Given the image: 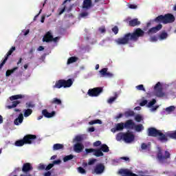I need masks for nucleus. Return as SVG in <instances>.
Returning a JSON list of instances; mask_svg holds the SVG:
<instances>
[{
  "instance_id": "09e8293b",
  "label": "nucleus",
  "mask_w": 176,
  "mask_h": 176,
  "mask_svg": "<svg viewBox=\"0 0 176 176\" xmlns=\"http://www.w3.org/2000/svg\"><path fill=\"white\" fill-rule=\"evenodd\" d=\"M54 166V164H50L46 168L45 170H49L50 168H52Z\"/></svg>"
},
{
  "instance_id": "58836bf2",
  "label": "nucleus",
  "mask_w": 176,
  "mask_h": 176,
  "mask_svg": "<svg viewBox=\"0 0 176 176\" xmlns=\"http://www.w3.org/2000/svg\"><path fill=\"white\" fill-rule=\"evenodd\" d=\"M72 159H74V155H69L65 156L63 158V162H68V160H72Z\"/></svg>"
},
{
  "instance_id": "473e14b6",
  "label": "nucleus",
  "mask_w": 176,
  "mask_h": 176,
  "mask_svg": "<svg viewBox=\"0 0 176 176\" xmlns=\"http://www.w3.org/2000/svg\"><path fill=\"white\" fill-rule=\"evenodd\" d=\"M175 109V107H174V106H170V107H167V108L166 109V112L167 113H171V112H173Z\"/></svg>"
},
{
  "instance_id": "c85d7f7f",
  "label": "nucleus",
  "mask_w": 176,
  "mask_h": 176,
  "mask_svg": "<svg viewBox=\"0 0 176 176\" xmlns=\"http://www.w3.org/2000/svg\"><path fill=\"white\" fill-rule=\"evenodd\" d=\"M23 95H15L10 97V100L13 101L14 100H19V98H23Z\"/></svg>"
},
{
  "instance_id": "864d4df0",
  "label": "nucleus",
  "mask_w": 176,
  "mask_h": 176,
  "mask_svg": "<svg viewBox=\"0 0 176 176\" xmlns=\"http://www.w3.org/2000/svg\"><path fill=\"white\" fill-rule=\"evenodd\" d=\"M129 8L130 9H137V6L134 5V4H131L129 6Z\"/></svg>"
},
{
  "instance_id": "3c124183",
  "label": "nucleus",
  "mask_w": 176,
  "mask_h": 176,
  "mask_svg": "<svg viewBox=\"0 0 176 176\" xmlns=\"http://www.w3.org/2000/svg\"><path fill=\"white\" fill-rule=\"evenodd\" d=\"M100 145H101L100 141H96V142L94 143V146H100Z\"/></svg>"
},
{
  "instance_id": "603ef678",
  "label": "nucleus",
  "mask_w": 176,
  "mask_h": 176,
  "mask_svg": "<svg viewBox=\"0 0 176 176\" xmlns=\"http://www.w3.org/2000/svg\"><path fill=\"white\" fill-rule=\"evenodd\" d=\"M151 42H156L157 41V37L153 36L150 38Z\"/></svg>"
},
{
  "instance_id": "774afa93",
  "label": "nucleus",
  "mask_w": 176,
  "mask_h": 176,
  "mask_svg": "<svg viewBox=\"0 0 176 176\" xmlns=\"http://www.w3.org/2000/svg\"><path fill=\"white\" fill-rule=\"evenodd\" d=\"M135 111H140V110H141V107H136L135 108Z\"/></svg>"
},
{
  "instance_id": "79ce46f5",
  "label": "nucleus",
  "mask_w": 176,
  "mask_h": 176,
  "mask_svg": "<svg viewBox=\"0 0 176 176\" xmlns=\"http://www.w3.org/2000/svg\"><path fill=\"white\" fill-rule=\"evenodd\" d=\"M82 135H77L74 138V141H76V142H80V141H82Z\"/></svg>"
},
{
  "instance_id": "13d9d810",
  "label": "nucleus",
  "mask_w": 176,
  "mask_h": 176,
  "mask_svg": "<svg viewBox=\"0 0 176 176\" xmlns=\"http://www.w3.org/2000/svg\"><path fill=\"white\" fill-rule=\"evenodd\" d=\"M94 130V127H91L88 129V131H89V133H93Z\"/></svg>"
},
{
  "instance_id": "20e7f679",
  "label": "nucleus",
  "mask_w": 176,
  "mask_h": 176,
  "mask_svg": "<svg viewBox=\"0 0 176 176\" xmlns=\"http://www.w3.org/2000/svg\"><path fill=\"white\" fill-rule=\"evenodd\" d=\"M116 140L117 141H121V140H124L125 142L127 144H130L131 142H133L134 141V135L133 133L128 132L126 133H119L116 135Z\"/></svg>"
},
{
  "instance_id": "39448f33",
  "label": "nucleus",
  "mask_w": 176,
  "mask_h": 176,
  "mask_svg": "<svg viewBox=\"0 0 176 176\" xmlns=\"http://www.w3.org/2000/svg\"><path fill=\"white\" fill-rule=\"evenodd\" d=\"M174 20H175V18L171 14H167L165 16L161 15L155 19V21H157L158 23H163L164 24L173 23Z\"/></svg>"
},
{
  "instance_id": "6e6552de",
  "label": "nucleus",
  "mask_w": 176,
  "mask_h": 176,
  "mask_svg": "<svg viewBox=\"0 0 176 176\" xmlns=\"http://www.w3.org/2000/svg\"><path fill=\"white\" fill-rule=\"evenodd\" d=\"M154 90L155 91V96H157V97H163L164 96V94H163V91L162 90H163V87L162 85V83H160V82H158L155 87H154Z\"/></svg>"
},
{
  "instance_id": "c03bdc74",
  "label": "nucleus",
  "mask_w": 176,
  "mask_h": 176,
  "mask_svg": "<svg viewBox=\"0 0 176 176\" xmlns=\"http://www.w3.org/2000/svg\"><path fill=\"white\" fill-rule=\"evenodd\" d=\"M149 148H150L149 145H146L145 144V143H143L142 144V149H147L148 151H149Z\"/></svg>"
},
{
  "instance_id": "c756f323",
  "label": "nucleus",
  "mask_w": 176,
  "mask_h": 176,
  "mask_svg": "<svg viewBox=\"0 0 176 176\" xmlns=\"http://www.w3.org/2000/svg\"><path fill=\"white\" fill-rule=\"evenodd\" d=\"M78 60V58L75 56H72L69 58L67 60V64H72V63H75Z\"/></svg>"
},
{
  "instance_id": "7c9ffc66",
  "label": "nucleus",
  "mask_w": 176,
  "mask_h": 176,
  "mask_svg": "<svg viewBox=\"0 0 176 176\" xmlns=\"http://www.w3.org/2000/svg\"><path fill=\"white\" fill-rule=\"evenodd\" d=\"M167 36H168L167 33L163 32L162 33H161L160 34V41H163L164 39H166L167 38Z\"/></svg>"
},
{
  "instance_id": "5701e85b",
  "label": "nucleus",
  "mask_w": 176,
  "mask_h": 176,
  "mask_svg": "<svg viewBox=\"0 0 176 176\" xmlns=\"http://www.w3.org/2000/svg\"><path fill=\"white\" fill-rule=\"evenodd\" d=\"M23 119L24 117L23 116V114H20L19 117L14 120V124H16V126H19V124H21V123H23Z\"/></svg>"
},
{
  "instance_id": "a211bd4d",
  "label": "nucleus",
  "mask_w": 176,
  "mask_h": 176,
  "mask_svg": "<svg viewBox=\"0 0 176 176\" xmlns=\"http://www.w3.org/2000/svg\"><path fill=\"white\" fill-rule=\"evenodd\" d=\"M125 129H134L135 127V123L131 120L126 121L124 124Z\"/></svg>"
},
{
  "instance_id": "69168bd1",
  "label": "nucleus",
  "mask_w": 176,
  "mask_h": 176,
  "mask_svg": "<svg viewBox=\"0 0 176 176\" xmlns=\"http://www.w3.org/2000/svg\"><path fill=\"white\" fill-rule=\"evenodd\" d=\"M3 123V118L2 117V116H0V124Z\"/></svg>"
},
{
  "instance_id": "2f4dec72",
  "label": "nucleus",
  "mask_w": 176,
  "mask_h": 176,
  "mask_svg": "<svg viewBox=\"0 0 176 176\" xmlns=\"http://www.w3.org/2000/svg\"><path fill=\"white\" fill-rule=\"evenodd\" d=\"M31 113H32V110H31L30 109L25 110V111H24L25 118H28V116H30V115H31Z\"/></svg>"
},
{
  "instance_id": "f3484780",
  "label": "nucleus",
  "mask_w": 176,
  "mask_h": 176,
  "mask_svg": "<svg viewBox=\"0 0 176 176\" xmlns=\"http://www.w3.org/2000/svg\"><path fill=\"white\" fill-rule=\"evenodd\" d=\"M16 50V47H12L9 52H8L7 56L6 57V58L3 60V61L2 62V63L0 64V69L2 68V67H3L5 63H6V60H8V56H10L12 54V53H13V52H14Z\"/></svg>"
},
{
  "instance_id": "f257e3e1",
  "label": "nucleus",
  "mask_w": 176,
  "mask_h": 176,
  "mask_svg": "<svg viewBox=\"0 0 176 176\" xmlns=\"http://www.w3.org/2000/svg\"><path fill=\"white\" fill-rule=\"evenodd\" d=\"M144 32L140 28L136 29L133 34H127L123 38H118L116 42L118 45H126L130 41H137L140 36H144Z\"/></svg>"
},
{
  "instance_id": "9d476101",
  "label": "nucleus",
  "mask_w": 176,
  "mask_h": 176,
  "mask_svg": "<svg viewBox=\"0 0 176 176\" xmlns=\"http://www.w3.org/2000/svg\"><path fill=\"white\" fill-rule=\"evenodd\" d=\"M102 92V88H94L88 91V94L90 97H97L100 96V94Z\"/></svg>"
},
{
  "instance_id": "6e6d98bb",
  "label": "nucleus",
  "mask_w": 176,
  "mask_h": 176,
  "mask_svg": "<svg viewBox=\"0 0 176 176\" xmlns=\"http://www.w3.org/2000/svg\"><path fill=\"white\" fill-rule=\"evenodd\" d=\"M99 31L101 32V34H103V32H105V27L100 28Z\"/></svg>"
},
{
  "instance_id": "49530a36",
  "label": "nucleus",
  "mask_w": 176,
  "mask_h": 176,
  "mask_svg": "<svg viewBox=\"0 0 176 176\" xmlns=\"http://www.w3.org/2000/svg\"><path fill=\"white\" fill-rule=\"evenodd\" d=\"M134 115V111H126L125 113V116H133Z\"/></svg>"
},
{
  "instance_id": "4be33fe9",
  "label": "nucleus",
  "mask_w": 176,
  "mask_h": 176,
  "mask_svg": "<svg viewBox=\"0 0 176 176\" xmlns=\"http://www.w3.org/2000/svg\"><path fill=\"white\" fill-rule=\"evenodd\" d=\"M42 113L45 118H53V116H54V115H56L55 111L49 113V112H47V110H43Z\"/></svg>"
},
{
  "instance_id": "cd10ccee",
  "label": "nucleus",
  "mask_w": 176,
  "mask_h": 176,
  "mask_svg": "<svg viewBox=\"0 0 176 176\" xmlns=\"http://www.w3.org/2000/svg\"><path fill=\"white\" fill-rule=\"evenodd\" d=\"M133 129H135L136 131H142V130H144V126H142V124L135 125Z\"/></svg>"
},
{
  "instance_id": "72a5a7b5",
  "label": "nucleus",
  "mask_w": 176,
  "mask_h": 176,
  "mask_svg": "<svg viewBox=\"0 0 176 176\" xmlns=\"http://www.w3.org/2000/svg\"><path fill=\"white\" fill-rule=\"evenodd\" d=\"M168 137H170V138H174L176 140V131L175 132H169L167 133Z\"/></svg>"
},
{
  "instance_id": "bb28decb",
  "label": "nucleus",
  "mask_w": 176,
  "mask_h": 176,
  "mask_svg": "<svg viewBox=\"0 0 176 176\" xmlns=\"http://www.w3.org/2000/svg\"><path fill=\"white\" fill-rule=\"evenodd\" d=\"M63 148H64V146L61 144H55L53 146L54 151H58V149H63Z\"/></svg>"
},
{
  "instance_id": "423d86ee",
  "label": "nucleus",
  "mask_w": 176,
  "mask_h": 176,
  "mask_svg": "<svg viewBox=\"0 0 176 176\" xmlns=\"http://www.w3.org/2000/svg\"><path fill=\"white\" fill-rule=\"evenodd\" d=\"M36 138V135H28L23 138V140L15 142V146H23L24 144H32V140Z\"/></svg>"
},
{
  "instance_id": "4d7b16f0",
  "label": "nucleus",
  "mask_w": 176,
  "mask_h": 176,
  "mask_svg": "<svg viewBox=\"0 0 176 176\" xmlns=\"http://www.w3.org/2000/svg\"><path fill=\"white\" fill-rule=\"evenodd\" d=\"M60 163H61V160H60L54 161V164H60Z\"/></svg>"
},
{
  "instance_id": "e433bc0d",
  "label": "nucleus",
  "mask_w": 176,
  "mask_h": 176,
  "mask_svg": "<svg viewBox=\"0 0 176 176\" xmlns=\"http://www.w3.org/2000/svg\"><path fill=\"white\" fill-rule=\"evenodd\" d=\"M102 122H101V120H92L91 122H89V124H101Z\"/></svg>"
},
{
  "instance_id": "ea45409f",
  "label": "nucleus",
  "mask_w": 176,
  "mask_h": 176,
  "mask_svg": "<svg viewBox=\"0 0 176 176\" xmlns=\"http://www.w3.org/2000/svg\"><path fill=\"white\" fill-rule=\"evenodd\" d=\"M53 104H58V105L61 104V100L58 99L57 98H55L52 100Z\"/></svg>"
},
{
  "instance_id": "6ab92c4d",
  "label": "nucleus",
  "mask_w": 176,
  "mask_h": 176,
  "mask_svg": "<svg viewBox=\"0 0 176 176\" xmlns=\"http://www.w3.org/2000/svg\"><path fill=\"white\" fill-rule=\"evenodd\" d=\"M83 144L78 143L74 145V149L75 152H77V153H80V152H82V151L83 150Z\"/></svg>"
},
{
  "instance_id": "412c9836",
  "label": "nucleus",
  "mask_w": 176,
  "mask_h": 176,
  "mask_svg": "<svg viewBox=\"0 0 176 176\" xmlns=\"http://www.w3.org/2000/svg\"><path fill=\"white\" fill-rule=\"evenodd\" d=\"M162 25H158L157 27L152 28L148 30V34H156L157 31H160L162 30Z\"/></svg>"
},
{
  "instance_id": "c9c22d12",
  "label": "nucleus",
  "mask_w": 176,
  "mask_h": 176,
  "mask_svg": "<svg viewBox=\"0 0 176 176\" xmlns=\"http://www.w3.org/2000/svg\"><path fill=\"white\" fill-rule=\"evenodd\" d=\"M118 98V94H116L115 96L110 98L108 100L107 102L109 104H112V102H113V101H115V100H116Z\"/></svg>"
},
{
  "instance_id": "7ed1b4c3",
  "label": "nucleus",
  "mask_w": 176,
  "mask_h": 176,
  "mask_svg": "<svg viewBox=\"0 0 176 176\" xmlns=\"http://www.w3.org/2000/svg\"><path fill=\"white\" fill-rule=\"evenodd\" d=\"M148 133V135L151 137H159L160 141H162V142H166V141H167V136L163 134L162 131L155 128H149Z\"/></svg>"
},
{
  "instance_id": "de8ad7c7",
  "label": "nucleus",
  "mask_w": 176,
  "mask_h": 176,
  "mask_svg": "<svg viewBox=\"0 0 176 176\" xmlns=\"http://www.w3.org/2000/svg\"><path fill=\"white\" fill-rule=\"evenodd\" d=\"M112 31L113 32H114V34H118V32H119V28H118L117 26H115L114 28H112Z\"/></svg>"
},
{
  "instance_id": "f8f14e48",
  "label": "nucleus",
  "mask_w": 176,
  "mask_h": 176,
  "mask_svg": "<svg viewBox=\"0 0 176 176\" xmlns=\"http://www.w3.org/2000/svg\"><path fill=\"white\" fill-rule=\"evenodd\" d=\"M156 104V100L153 99L151 101L148 102V100H142L140 105V107H145V105H146L147 108H152V107H153V105H155Z\"/></svg>"
},
{
  "instance_id": "8fccbe9b",
  "label": "nucleus",
  "mask_w": 176,
  "mask_h": 176,
  "mask_svg": "<svg viewBox=\"0 0 176 176\" xmlns=\"http://www.w3.org/2000/svg\"><path fill=\"white\" fill-rule=\"evenodd\" d=\"M38 170H45V165L42 164H40L38 167Z\"/></svg>"
},
{
  "instance_id": "2eb2a0df",
  "label": "nucleus",
  "mask_w": 176,
  "mask_h": 176,
  "mask_svg": "<svg viewBox=\"0 0 176 176\" xmlns=\"http://www.w3.org/2000/svg\"><path fill=\"white\" fill-rule=\"evenodd\" d=\"M105 167L104 166V165L102 164H99L98 165H96V166L94 168V173L96 174H102V173H104V170Z\"/></svg>"
},
{
  "instance_id": "5fc2aeb1",
  "label": "nucleus",
  "mask_w": 176,
  "mask_h": 176,
  "mask_svg": "<svg viewBox=\"0 0 176 176\" xmlns=\"http://www.w3.org/2000/svg\"><path fill=\"white\" fill-rule=\"evenodd\" d=\"M157 108H159V106H155L154 107H152L150 111L151 112H155V111H156V109H157Z\"/></svg>"
},
{
  "instance_id": "338daca9",
  "label": "nucleus",
  "mask_w": 176,
  "mask_h": 176,
  "mask_svg": "<svg viewBox=\"0 0 176 176\" xmlns=\"http://www.w3.org/2000/svg\"><path fill=\"white\" fill-rule=\"evenodd\" d=\"M121 159H122V160H124L125 162L129 161V157H122Z\"/></svg>"
},
{
  "instance_id": "dca6fc26",
  "label": "nucleus",
  "mask_w": 176,
  "mask_h": 176,
  "mask_svg": "<svg viewBox=\"0 0 176 176\" xmlns=\"http://www.w3.org/2000/svg\"><path fill=\"white\" fill-rule=\"evenodd\" d=\"M124 129V124L121 122L116 124V128L111 129L112 133H116V131H120Z\"/></svg>"
},
{
  "instance_id": "9b49d317",
  "label": "nucleus",
  "mask_w": 176,
  "mask_h": 176,
  "mask_svg": "<svg viewBox=\"0 0 176 176\" xmlns=\"http://www.w3.org/2000/svg\"><path fill=\"white\" fill-rule=\"evenodd\" d=\"M58 39V37H56L54 38L53 35H52V33L50 32H47V34L44 36L43 41V42H50L52 41H54V42H57Z\"/></svg>"
},
{
  "instance_id": "37998d69",
  "label": "nucleus",
  "mask_w": 176,
  "mask_h": 176,
  "mask_svg": "<svg viewBox=\"0 0 176 176\" xmlns=\"http://www.w3.org/2000/svg\"><path fill=\"white\" fill-rule=\"evenodd\" d=\"M136 89L138 90H142L143 91H145V88L144 87V85H140L136 87Z\"/></svg>"
},
{
  "instance_id": "393cba45",
  "label": "nucleus",
  "mask_w": 176,
  "mask_h": 176,
  "mask_svg": "<svg viewBox=\"0 0 176 176\" xmlns=\"http://www.w3.org/2000/svg\"><path fill=\"white\" fill-rule=\"evenodd\" d=\"M140 24L141 23L137 19L129 21V25L131 27H135V25H140Z\"/></svg>"
},
{
  "instance_id": "bf43d9fd",
  "label": "nucleus",
  "mask_w": 176,
  "mask_h": 176,
  "mask_svg": "<svg viewBox=\"0 0 176 176\" xmlns=\"http://www.w3.org/2000/svg\"><path fill=\"white\" fill-rule=\"evenodd\" d=\"M87 15H88L87 12L81 13V17H86V16H87Z\"/></svg>"
},
{
  "instance_id": "e2e57ef3",
  "label": "nucleus",
  "mask_w": 176,
  "mask_h": 176,
  "mask_svg": "<svg viewBox=\"0 0 176 176\" xmlns=\"http://www.w3.org/2000/svg\"><path fill=\"white\" fill-rule=\"evenodd\" d=\"M45 48H43L42 46H40L38 48V52H42V50H44Z\"/></svg>"
},
{
  "instance_id": "f03ea898",
  "label": "nucleus",
  "mask_w": 176,
  "mask_h": 176,
  "mask_svg": "<svg viewBox=\"0 0 176 176\" xmlns=\"http://www.w3.org/2000/svg\"><path fill=\"white\" fill-rule=\"evenodd\" d=\"M85 152L87 153H93L94 156L100 157V156H104V153H102V152H109V147H108L107 144H102L100 149L86 148Z\"/></svg>"
},
{
  "instance_id": "4c0bfd02",
  "label": "nucleus",
  "mask_w": 176,
  "mask_h": 176,
  "mask_svg": "<svg viewBox=\"0 0 176 176\" xmlns=\"http://www.w3.org/2000/svg\"><path fill=\"white\" fill-rule=\"evenodd\" d=\"M135 120H136V122H141L142 120H144V118L142 117V116L138 114L135 116Z\"/></svg>"
},
{
  "instance_id": "680f3d73",
  "label": "nucleus",
  "mask_w": 176,
  "mask_h": 176,
  "mask_svg": "<svg viewBox=\"0 0 176 176\" xmlns=\"http://www.w3.org/2000/svg\"><path fill=\"white\" fill-rule=\"evenodd\" d=\"M64 12H65V8H64L63 10H61L59 12V14H63L64 13Z\"/></svg>"
},
{
  "instance_id": "052dcab7",
  "label": "nucleus",
  "mask_w": 176,
  "mask_h": 176,
  "mask_svg": "<svg viewBox=\"0 0 176 176\" xmlns=\"http://www.w3.org/2000/svg\"><path fill=\"white\" fill-rule=\"evenodd\" d=\"M50 175H52V173L49 171L44 174V176H50Z\"/></svg>"
},
{
  "instance_id": "f704fd0d",
  "label": "nucleus",
  "mask_w": 176,
  "mask_h": 176,
  "mask_svg": "<svg viewBox=\"0 0 176 176\" xmlns=\"http://www.w3.org/2000/svg\"><path fill=\"white\" fill-rule=\"evenodd\" d=\"M16 69H17V67H15L10 70H7L6 74V76H10V75H12V74H13V72H14V71H16Z\"/></svg>"
},
{
  "instance_id": "aec40b11",
  "label": "nucleus",
  "mask_w": 176,
  "mask_h": 176,
  "mask_svg": "<svg viewBox=\"0 0 176 176\" xmlns=\"http://www.w3.org/2000/svg\"><path fill=\"white\" fill-rule=\"evenodd\" d=\"M30 170H32V166L30 163H26L23 164L22 171L23 173H27L28 171H30Z\"/></svg>"
},
{
  "instance_id": "b1692460",
  "label": "nucleus",
  "mask_w": 176,
  "mask_h": 176,
  "mask_svg": "<svg viewBox=\"0 0 176 176\" xmlns=\"http://www.w3.org/2000/svg\"><path fill=\"white\" fill-rule=\"evenodd\" d=\"M91 7V0H85L82 4L84 9H89Z\"/></svg>"
},
{
  "instance_id": "a19ab883",
  "label": "nucleus",
  "mask_w": 176,
  "mask_h": 176,
  "mask_svg": "<svg viewBox=\"0 0 176 176\" xmlns=\"http://www.w3.org/2000/svg\"><path fill=\"white\" fill-rule=\"evenodd\" d=\"M78 171L80 174H86V170L82 167L78 168Z\"/></svg>"
},
{
  "instance_id": "ddd939ff",
  "label": "nucleus",
  "mask_w": 176,
  "mask_h": 176,
  "mask_svg": "<svg viewBox=\"0 0 176 176\" xmlns=\"http://www.w3.org/2000/svg\"><path fill=\"white\" fill-rule=\"evenodd\" d=\"M100 74L101 75L102 78L107 77V78H112L113 76V74L111 72H108L107 68H103L100 71Z\"/></svg>"
},
{
  "instance_id": "4468645a",
  "label": "nucleus",
  "mask_w": 176,
  "mask_h": 176,
  "mask_svg": "<svg viewBox=\"0 0 176 176\" xmlns=\"http://www.w3.org/2000/svg\"><path fill=\"white\" fill-rule=\"evenodd\" d=\"M118 174H122V176H137V175L131 173V170L129 169H120L118 171Z\"/></svg>"
},
{
  "instance_id": "0eeeda50",
  "label": "nucleus",
  "mask_w": 176,
  "mask_h": 176,
  "mask_svg": "<svg viewBox=\"0 0 176 176\" xmlns=\"http://www.w3.org/2000/svg\"><path fill=\"white\" fill-rule=\"evenodd\" d=\"M72 83H74L72 79H69L67 80H60L56 82V84L53 86V88L61 89V87H71V86H72Z\"/></svg>"
},
{
  "instance_id": "a878e982",
  "label": "nucleus",
  "mask_w": 176,
  "mask_h": 176,
  "mask_svg": "<svg viewBox=\"0 0 176 176\" xmlns=\"http://www.w3.org/2000/svg\"><path fill=\"white\" fill-rule=\"evenodd\" d=\"M19 104H20V101L19 100H15L14 102H12V105H8L7 106V108H8V109H12V108H16V107H17V105H19Z\"/></svg>"
},
{
  "instance_id": "0e129e2a",
  "label": "nucleus",
  "mask_w": 176,
  "mask_h": 176,
  "mask_svg": "<svg viewBox=\"0 0 176 176\" xmlns=\"http://www.w3.org/2000/svg\"><path fill=\"white\" fill-rule=\"evenodd\" d=\"M122 116H123V114L120 113V114H118V115L117 116L116 118H117V119H120V118H122Z\"/></svg>"
},
{
  "instance_id": "a18cd8bd",
  "label": "nucleus",
  "mask_w": 176,
  "mask_h": 176,
  "mask_svg": "<svg viewBox=\"0 0 176 176\" xmlns=\"http://www.w3.org/2000/svg\"><path fill=\"white\" fill-rule=\"evenodd\" d=\"M96 162H97L96 159H91L89 161L88 164L89 166H91V164H94V163H96Z\"/></svg>"
},
{
  "instance_id": "1a4fd4ad",
  "label": "nucleus",
  "mask_w": 176,
  "mask_h": 176,
  "mask_svg": "<svg viewBox=\"0 0 176 176\" xmlns=\"http://www.w3.org/2000/svg\"><path fill=\"white\" fill-rule=\"evenodd\" d=\"M158 154H157V160L160 162V163H163L164 161L166 160V159H168L170 157V153L168 151H165V155H162V149L160 148H158Z\"/></svg>"
}]
</instances>
